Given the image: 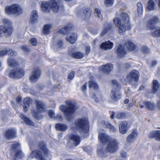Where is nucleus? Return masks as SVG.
I'll list each match as a JSON object with an SVG mask.
<instances>
[{
	"instance_id": "nucleus-16",
	"label": "nucleus",
	"mask_w": 160,
	"mask_h": 160,
	"mask_svg": "<svg viewBox=\"0 0 160 160\" xmlns=\"http://www.w3.org/2000/svg\"><path fill=\"white\" fill-rule=\"evenodd\" d=\"M130 126L128 125L127 122L125 121L121 122L119 126V132L122 134H125L127 132Z\"/></svg>"
},
{
	"instance_id": "nucleus-8",
	"label": "nucleus",
	"mask_w": 160,
	"mask_h": 160,
	"mask_svg": "<svg viewBox=\"0 0 160 160\" xmlns=\"http://www.w3.org/2000/svg\"><path fill=\"white\" fill-rule=\"evenodd\" d=\"M4 25L0 26V38L4 35L9 36L12 32L13 28L11 22L7 19H2Z\"/></svg>"
},
{
	"instance_id": "nucleus-61",
	"label": "nucleus",
	"mask_w": 160,
	"mask_h": 160,
	"mask_svg": "<svg viewBox=\"0 0 160 160\" xmlns=\"http://www.w3.org/2000/svg\"><path fill=\"white\" fill-rule=\"evenodd\" d=\"M93 98L95 101L96 102H97L99 101V100L98 98L96 97L95 96H94V97H93Z\"/></svg>"
},
{
	"instance_id": "nucleus-20",
	"label": "nucleus",
	"mask_w": 160,
	"mask_h": 160,
	"mask_svg": "<svg viewBox=\"0 0 160 160\" xmlns=\"http://www.w3.org/2000/svg\"><path fill=\"white\" fill-rule=\"evenodd\" d=\"M16 133V130L11 128L6 130L4 135L6 138L10 139L14 138L15 137Z\"/></svg>"
},
{
	"instance_id": "nucleus-18",
	"label": "nucleus",
	"mask_w": 160,
	"mask_h": 160,
	"mask_svg": "<svg viewBox=\"0 0 160 160\" xmlns=\"http://www.w3.org/2000/svg\"><path fill=\"white\" fill-rule=\"evenodd\" d=\"M77 39V34L75 33H68L66 37V39L71 44L74 43Z\"/></svg>"
},
{
	"instance_id": "nucleus-52",
	"label": "nucleus",
	"mask_w": 160,
	"mask_h": 160,
	"mask_svg": "<svg viewBox=\"0 0 160 160\" xmlns=\"http://www.w3.org/2000/svg\"><path fill=\"white\" fill-rule=\"evenodd\" d=\"M98 154L101 157H104V156L103 151L102 150H98L97 151Z\"/></svg>"
},
{
	"instance_id": "nucleus-13",
	"label": "nucleus",
	"mask_w": 160,
	"mask_h": 160,
	"mask_svg": "<svg viewBox=\"0 0 160 160\" xmlns=\"http://www.w3.org/2000/svg\"><path fill=\"white\" fill-rule=\"evenodd\" d=\"M138 72L135 70H132L127 75L126 80L130 83L132 82V80L137 82L139 77Z\"/></svg>"
},
{
	"instance_id": "nucleus-30",
	"label": "nucleus",
	"mask_w": 160,
	"mask_h": 160,
	"mask_svg": "<svg viewBox=\"0 0 160 160\" xmlns=\"http://www.w3.org/2000/svg\"><path fill=\"white\" fill-rule=\"evenodd\" d=\"M52 28L51 24H47L44 25L43 28L42 32L45 34H48L50 32V30Z\"/></svg>"
},
{
	"instance_id": "nucleus-9",
	"label": "nucleus",
	"mask_w": 160,
	"mask_h": 160,
	"mask_svg": "<svg viewBox=\"0 0 160 160\" xmlns=\"http://www.w3.org/2000/svg\"><path fill=\"white\" fill-rule=\"evenodd\" d=\"M126 49L124 50V48L121 45L117 46L115 48L116 53L120 57H122L126 53V51L128 50L132 51L135 48V45L131 42H127L125 46Z\"/></svg>"
},
{
	"instance_id": "nucleus-33",
	"label": "nucleus",
	"mask_w": 160,
	"mask_h": 160,
	"mask_svg": "<svg viewBox=\"0 0 160 160\" xmlns=\"http://www.w3.org/2000/svg\"><path fill=\"white\" fill-rule=\"evenodd\" d=\"M142 103L146 105V108L148 109L153 110L155 108V105L153 103L150 102H142Z\"/></svg>"
},
{
	"instance_id": "nucleus-27",
	"label": "nucleus",
	"mask_w": 160,
	"mask_h": 160,
	"mask_svg": "<svg viewBox=\"0 0 160 160\" xmlns=\"http://www.w3.org/2000/svg\"><path fill=\"white\" fill-rule=\"evenodd\" d=\"M69 53L72 57L78 59H81L82 58L84 55V54L80 52H72V51H69Z\"/></svg>"
},
{
	"instance_id": "nucleus-42",
	"label": "nucleus",
	"mask_w": 160,
	"mask_h": 160,
	"mask_svg": "<svg viewBox=\"0 0 160 160\" xmlns=\"http://www.w3.org/2000/svg\"><path fill=\"white\" fill-rule=\"evenodd\" d=\"M7 51H8L7 54L10 56H14L17 54L16 52L10 48L8 49Z\"/></svg>"
},
{
	"instance_id": "nucleus-54",
	"label": "nucleus",
	"mask_w": 160,
	"mask_h": 160,
	"mask_svg": "<svg viewBox=\"0 0 160 160\" xmlns=\"http://www.w3.org/2000/svg\"><path fill=\"white\" fill-rule=\"evenodd\" d=\"M87 88V84L86 83L84 84L82 87V92H84L86 91Z\"/></svg>"
},
{
	"instance_id": "nucleus-60",
	"label": "nucleus",
	"mask_w": 160,
	"mask_h": 160,
	"mask_svg": "<svg viewBox=\"0 0 160 160\" xmlns=\"http://www.w3.org/2000/svg\"><path fill=\"white\" fill-rule=\"evenodd\" d=\"M16 101L18 102H19L21 101V98L20 97H18L16 98Z\"/></svg>"
},
{
	"instance_id": "nucleus-38",
	"label": "nucleus",
	"mask_w": 160,
	"mask_h": 160,
	"mask_svg": "<svg viewBox=\"0 0 160 160\" xmlns=\"http://www.w3.org/2000/svg\"><path fill=\"white\" fill-rule=\"evenodd\" d=\"M155 6V3L152 0H150L148 3L147 8L149 10H153Z\"/></svg>"
},
{
	"instance_id": "nucleus-15",
	"label": "nucleus",
	"mask_w": 160,
	"mask_h": 160,
	"mask_svg": "<svg viewBox=\"0 0 160 160\" xmlns=\"http://www.w3.org/2000/svg\"><path fill=\"white\" fill-rule=\"evenodd\" d=\"M122 94L120 90L118 88H113L111 90L110 96L111 98L113 101H117L121 98Z\"/></svg>"
},
{
	"instance_id": "nucleus-44",
	"label": "nucleus",
	"mask_w": 160,
	"mask_h": 160,
	"mask_svg": "<svg viewBox=\"0 0 160 160\" xmlns=\"http://www.w3.org/2000/svg\"><path fill=\"white\" fill-rule=\"evenodd\" d=\"M48 114L50 118H55V114L53 110H49L48 112Z\"/></svg>"
},
{
	"instance_id": "nucleus-35",
	"label": "nucleus",
	"mask_w": 160,
	"mask_h": 160,
	"mask_svg": "<svg viewBox=\"0 0 160 160\" xmlns=\"http://www.w3.org/2000/svg\"><path fill=\"white\" fill-rule=\"evenodd\" d=\"M91 11L89 9H86L83 12V18L86 19L89 18L91 16Z\"/></svg>"
},
{
	"instance_id": "nucleus-14",
	"label": "nucleus",
	"mask_w": 160,
	"mask_h": 160,
	"mask_svg": "<svg viewBox=\"0 0 160 160\" xmlns=\"http://www.w3.org/2000/svg\"><path fill=\"white\" fill-rule=\"evenodd\" d=\"M41 75V71L38 68H35L31 72L30 77V80L32 83L37 82L40 78Z\"/></svg>"
},
{
	"instance_id": "nucleus-3",
	"label": "nucleus",
	"mask_w": 160,
	"mask_h": 160,
	"mask_svg": "<svg viewBox=\"0 0 160 160\" xmlns=\"http://www.w3.org/2000/svg\"><path fill=\"white\" fill-rule=\"evenodd\" d=\"M40 150H38L32 152L30 157L31 158L35 157L39 160H47L50 158V154L48 150L46 148V144L43 142H41L39 144Z\"/></svg>"
},
{
	"instance_id": "nucleus-26",
	"label": "nucleus",
	"mask_w": 160,
	"mask_h": 160,
	"mask_svg": "<svg viewBox=\"0 0 160 160\" xmlns=\"http://www.w3.org/2000/svg\"><path fill=\"white\" fill-rule=\"evenodd\" d=\"M19 116L21 119L26 124L31 126L34 125L33 123L22 113L19 114Z\"/></svg>"
},
{
	"instance_id": "nucleus-7",
	"label": "nucleus",
	"mask_w": 160,
	"mask_h": 160,
	"mask_svg": "<svg viewBox=\"0 0 160 160\" xmlns=\"http://www.w3.org/2000/svg\"><path fill=\"white\" fill-rule=\"evenodd\" d=\"M5 13L8 15H14L18 16L23 12L22 6L18 4H13L10 6H7L5 8Z\"/></svg>"
},
{
	"instance_id": "nucleus-37",
	"label": "nucleus",
	"mask_w": 160,
	"mask_h": 160,
	"mask_svg": "<svg viewBox=\"0 0 160 160\" xmlns=\"http://www.w3.org/2000/svg\"><path fill=\"white\" fill-rule=\"evenodd\" d=\"M137 11L138 17H140L142 12L143 8L142 4L138 2L137 4Z\"/></svg>"
},
{
	"instance_id": "nucleus-24",
	"label": "nucleus",
	"mask_w": 160,
	"mask_h": 160,
	"mask_svg": "<svg viewBox=\"0 0 160 160\" xmlns=\"http://www.w3.org/2000/svg\"><path fill=\"white\" fill-rule=\"evenodd\" d=\"M37 12L35 10H32L31 13L29 22L31 23H33L36 21L38 18Z\"/></svg>"
},
{
	"instance_id": "nucleus-1",
	"label": "nucleus",
	"mask_w": 160,
	"mask_h": 160,
	"mask_svg": "<svg viewBox=\"0 0 160 160\" xmlns=\"http://www.w3.org/2000/svg\"><path fill=\"white\" fill-rule=\"evenodd\" d=\"M113 21L114 25L118 27V32L121 35L124 34L127 30L131 28L129 18L126 13H121L118 18H115Z\"/></svg>"
},
{
	"instance_id": "nucleus-64",
	"label": "nucleus",
	"mask_w": 160,
	"mask_h": 160,
	"mask_svg": "<svg viewBox=\"0 0 160 160\" xmlns=\"http://www.w3.org/2000/svg\"><path fill=\"white\" fill-rule=\"evenodd\" d=\"M144 87L143 86H141L139 88L140 91H141L144 89Z\"/></svg>"
},
{
	"instance_id": "nucleus-36",
	"label": "nucleus",
	"mask_w": 160,
	"mask_h": 160,
	"mask_svg": "<svg viewBox=\"0 0 160 160\" xmlns=\"http://www.w3.org/2000/svg\"><path fill=\"white\" fill-rule=\"evenodd\" d=\"M8 65L11 67H14L17 64V61L12 58H9L8 61Z\"/></svg>"
},
{
	"instance_id": "nucleus-5",
	"label": "nucleus",
	"mask_w": 160,
	"mask_h": 160,
	"mask_svg": "<svg viewBox=\"0 0 160 160\" xmlns=\"http://www.w3.org/2000/svg\"><path fill=\"white\" fill-rule=\"evenodd\" d=\"M39 3L41 10L44 12H48L52 10L53 12H57L59 10L57 2L55 0H50L48 1H41Z\"/></svg>"
},
{
	"instance_id": "nucleus-51",
	"label": "nucleus",
	"mask_w": 160,
	"mask_h": 160,
	"mask_svg": "<svg viewBox=\"0 0 160 160\" xmlns=\"http://www.w3.org/2000/svg\"><path fill=\"white\" fill-rule=\"evenodd\" d=\"M20 146V144L18 143H17L12 145V148L13 149L15 150L18 148Z\"/></svg>"
},
{
	"instance_id": "nucleus-31",
	"label": "nucleus",
	"mask_w": 160,
	"mask_h": 160,
	"mask_svg": "<svg viewBox=\"0 0 160 160\" xmlns=\"http://www.w3.org/2000/svg\"><path fill=\"white\" fill-rule=\"evenodd\" d=\"M89 86L90 89H93L95 90H97L98 88V85L92 79H91L89 82Z\"/></svg>"
},
{
	"instance_id": "nucleus-53",
	"label": "nucleus",
	"mask_w": 160,
	"mask_h": 160,
	"mask_svg": "<svg viewBox=\"0 0 160 160\" xmlns=\"http://www.w3.org/2000/svg\"><path fill=\"white\" fill-rule=\"evenodd\" d=\"M91 50V48L89 46H86L85 48V52L86 53L87 55L90 52Z\"/></svg>"
},
{
	"instance_id": "nucleus-32",
	"label": "nucleus",
	"mask_w": 160,
	"mask_h": 160,
	"mask_svg": "<svg viewBox=\"0 0 160 160\" xmlns=\"http://www.w3.org/2000/svg\"><path fill=\"white\" fill-rule=\"evenodd\" d=\"M151 136L156 140L160 141V130L154 131L151 133Z\"/></svg>"
},
{
	"instance_id": "nucleus-46",
	"label": "nucleus",
	"mask_w": 160,
	"mask_h": 160,
	"mask_svg": "<svg viewBox=\"0 0 160 160\" xmlns=\"http://www.w3.org/2000/svg\"><path fill=\"white\" fill-rule=\"evenodd\" d=\"M24 155L22 152L21 150L17 151L16 153V156L19 158H22L24 156Z\"/></svg>"
},
{
	"instance_id": "nucleus-10",
	"label": "nucleus",
	"mask_w": 160,
	"mask_h": 160,
	"mask_svg": "<svg viewBox=\"0 0 160 160\" xmlns=\"http://www.w3.org/2000/svg\"><path fill=\"white\" fill-rule=\"evenodd\" d=\"M158 18L157 17H154L151 19L147 24V28L151 29V32L152 35L154 37H160V27H153L154 24L158 21Z\"/></svg>"
},
{
	"instance_id": "nucleus-48",
	"label": "nucleus",
	"mask_w": 160,
	"mask_h": 160,
	"mask_svg": "<svg viewBox=\"0 0 160 160\" xmlns=\"http://www.w3.org/2000/svg\"><path fill=\"white\" fill-rule=\"evenodd\" d=\"M8 49H5V50L0 51V56H2L7 54Z\"/></svg>"
},
{
	"instance_id": "nucleus-63",
	"label": "nucleus",
	"mask_w": 160,
	"mask_h": 160,
	"mask_svg": "<svg viewBox=\"0 0 160 160\" xmlns=\"http://www.w3.org/2000/svg\"><path fill=\"white\" fill-rule=\"evenodd\" d=\"M114 112H112V114L110 116V118L111 119H113L114 118Z\"/></svg>"
},
{
	"instance_id": "nucleus-29",
	"label": "nucleus",
	"mask_w": 160,
	"mask_h": 160,
	"mask_svg": "<svg viewBox=\"0 0 160 160\" xmlns=\"http://www.w3.org/2000/svg\"><path fill=\"white\" fill-rule=\"evenodd\" d=\"M55 128L57 130L65 131L67 129L68 126L65 124L57 123L56 124Z\"/></svg>"
},
{
	"instance_id": "nucleus-17",
	"label": "nucleus",
	"mask_w": 160,
	"mask_h": 160,
	"mask_svg": "<svg viewBox=\"0 0 160 160\" xmlns=\"http://www.w3.org/2000/svg\"><path fill=\"white\" fill-rule=\"evenodd\" d=\"M70 142L75 146L78 145L80 142V137L78 135L74 134H71L69 137Z\"/></svg>"
},
{
	"instance_id": "nucleus-56",
	"label": "nucleus",
	"mask_w": 160,
	"mask_h": 160,
	"mask_svg": "<svg viewBox=\"0 0 160 160\" xmlns=\"http://www.w3.org/2000/svg\"><path fill=\"white\" fill-rule=\"evenodd\" d=\"M121 155L122 157L124 158L126 157L127 156L126 153L124 152H122L121 153Z\"/></svg>"
},
{
	"instance_id": "nucleus-2",
	"label": "nucleus",
	"mask_w": 160,
	"mask_h": 160,
	"mask_svg": "<svg viewBox=\"0 0 160 160\" xmlns=\"http://www.w3.org/2000/svg\"><path fill=\"white\" fill-rule=\"evenodd\" d=\"M98 137L100 142L106 143L105 147L106 152L113 153L118 150L119 143L117 140L111 139L110 137L104 133H100Z\"/></svg>"
},
{
	"instance_id": "nucleus-45",
	"label": "nucleus",
	"mask_w": 160,
	"mask_h": 160,
	"mask_svg": "<svg viewBox=\"0 0 160 160\" xmlns=\"http://www.w3.org/2000/svg\"><path fill=\"white\" fill-rule=\"evenodd\" d=\"M111 84L112 85L113 87H114L113 88H116L115 87H116V88H119V85L118 84V82L117 81L115 80H112L111 82Z\"/></svg>"
},
{
	"instance_id": "nucleus-59",
	"label": "nucleus",
	"mask_w": 160,
	"mask_h": 160,
	"mask_svg": "<svg viewBox=\"0 0 160 160\" xmlns=\"http://www.w3.org/2000/svg\"><path fill=\"white\" fill-rule=\"evenodd\" d=\"M63 44V43L62 41H59L58 43L57 44V46L59 48L61 47Z\"/></svg>"
},
{
	"instance_id": "nucleus-39",
	"label": "nucleus",
	"mask_w": 160,
	"mask_h": 160,
	"mask_svg": "<svg viewBox=\"0 0 160 160\" xmlns=\"http://www.w3.org/2000/svg\"><path fill=\"white\" fill-rule=\"evenodd\" d=\"M70 29L69 27H65L59 30L58 31V33L64 35L67 33L68 32Z\"/></svg>"
},
{
	"instance_id": "nucleus-28",
	"label": "nucleus",
	"mask_w": 160,
	"mask_h": 160,
	"mask_svg": "<svg viewBox=\"0 0 160 160\" xmlns=\"http://www.w3.org/2000/svg\"><path fill=\"white\" fill-rule=\"evenodd\" d=\"M159 87V83L157 80H153L152 82V92L153 93H156Z\"/></svg>"
},
{
	"instance_id": "nucleus-19",
	"label": "nucleus",
	"mask_w": 160,
	"mask_h": 160,
	"mask_svg": "<svg viewBox=\"0 0 160 160\" xmlns=\"http://www.w3.org/2000/svg\"><path fill=\"white\" fill-rule=\"evenodd\" d=\"M138 134L136 130H134L127 137L126 141L128 143L133 142L136 139Z\"/></svg>"
},
{
	"instance_id": "nucleus-58",
	"label": "nucleus",
	"mask_w": 160,
	"mask_h": 160,
	"mask_svg": "<svg viewBox=\"0 0 160 160\" xmlns=\"http://www.w3.org/2000/svg\"><path fill=\"white\" fill-rule=\"evenodd\" d=\"M54 119H57L59 120H61L62 119V117L61 115L58 114L57 115L56 117L55 116V118Z\"/></svg>"
},
{
	"instance_id": "nucleus-12",
	"label": "nucleus",
	"mask_w": 160,
	"mask_h": 160,
	"mask_svg": "<svg viewBox=\"0 0 160 160\" xmlns=\"http://www.w3.org/2000/svg\"><path fill=\"white\" fill-rule=\"evenodd\" d=\"M24 73L23 69L18 68L12 70L9 74V76L13 78H20L24 76Z\"/></svg>"
},
{
	"instance_id": "nucleus-23",
	"label": "nucleus",
	"mask_w": 160,
	"mask_h": 160,
	"mask_svg": "<svg viewBox=\"0 0 160 160\" xmlns=\"http://www.w3.org/2000/svg\"><path fill=\"white\" fill-rule=\"evenodd\" d=\"M32 102V100L29 98H24L23 102V107L24 111L27 112Z\"/></svg>"
},
{
	"instance_id": "nucleus-22",
	"label": "nucleus",
	"mask_w": 160,
	"mask_h": 160,
	"mask_svg": "<svg viewBox=\"0 0 160 160\" xmlns=\"http://www.w3.org/2000/svg\"><path fill=\"white\" fill-rule=\"evenodd\" d=\"M112 68V65L111 64H107L102 65L99 67V69L100 71L106 73L110 72Z\"/></svg>"
},
{
	"instance_id": "nucleus-41",
	"label": "nucleus",
	"mask_w": 160,
	"mask_h": 160,
	"mask_svg": "<svg viewBox=\"0 0 160 160\" xmlns=\"http://www.w3.org/2000/svg\"><path fill=\"white\" fill-rule=\"evenodd\" d=\"M125 116L124 112H118L115 115V117L118 119H121L124 118Z\"/></svg>"
},
{
	"instance_id": "nucleus-21",
	"label": "nucleus",
	"mask_w": 160,
	"mask_h": 160,
	"mask_svg": "<svg viewBox=\"0 0 160 160\" xmlns=\"http://www.w3.org/2000/svg\"><path fill=\"white\" fill-rule=\"evenodd\" d=\"M113 46V43L109 41L102 42L100 45V48L102 49L107 50L111 49Z\"/></svg>"
},
{
	"instance_id": "nucleus-49",
	"label": "nucleus",
	"mask_w": 160,
	"mask_h": 160,
	"mask_svg": "<svg viewBox=\"0 0 160 160\" xmlns=\"http://www.w3.org/2000/svg\"><path fill=\"white\" fill-rule=\"evenodd\" d=\"M74 76V72H72L69 74L68 78L70 80H72Z\"/></svg>"
},
{
	"instance_id": "nucleus-62",
	"label": "nucleus",
	"mask_w": 160,
	"mask_h": 160,
	"mask_svg": "<svg viewBox=\"0 0 160 160\" xmlns=\"http://www.w3.org/2000/svg\"><path fill=\"white\" fill-rule=\"evenodd\" d=\"M157 64V62L156 61H153L152 62V65L153 66H154Z\"/></svg>"
},
{
	"instance_id": "nucleus-47",
	"label": "nucleus",
	"mask_w": 160,
	"mask_h": 160,
	"mask_svg": "<svg viewBox=\"0 0 160 160\" xmlns=\"http://www.w3.org/2000/svg\"><path fill=\"white\" fill-rule=\"evenodd\" d=\"M142 51L145 53H148L150 52V50L146 46H143L142 48Z\"/></svg>"
},
{
	"instance_id": "nucleus-40",
	"label": "nucleus",
	"mask_w": 160,
	"mask_h": 160,
	"mask_svg": "<svg viewBox=\"0 0 160 160\" xmlns=\"http://www.w3.org/2000/svg\"><path fill=\"white\" fill-rule=\"evenodd\" d=\"M114 0H104V4L107 7H111L114 3Z\"/></svg>"
},
{
	"instance_id": "nucleus-34",
	"label": "nucleus",
	"mask_w": 160,
	"mask_h": 160,
	"mask_svg": "<svg viewBox=\"0 0 160 160\" xmlns=\"http://www.w3.org/2000/svg\"><path fill=\"white\" fill-rule=\"evenodd\" d=\"M110 27L111 25L108 23L105 24L104 26L103 29L101 33L100 36L101 37H102L104 36L107 32L108 31L110 28Z\"/></svg>"
},
{
	"instance_id": "nucleus-25",
	"label": "nucleus",
	"mask_w": 160,
	"mask_h": 160,
	"mask_svg": "<svg viewBox=\"0 0 160 160\" xmlns=\"http://www.w3.org/2000/svg\"><path fill=\"white\" fill-rule=\"evenodd\" d=\"M102 123L104 127L109 129L110 132H114L116 131V128L109 122L103 121Z\"/></svg>"
},
{
	"instance_id": "nucleus-55",
	"label": "nucleus",
	"mask_w": 160,
	"mask_h": 160,
	"mask_svg": "<svg viewBox=\"0 0 160 160\" xmlns=\"http://www.w3.org/2000/svg\"><path fill=\"white\" fill-rule=\"evenodd\" d=\"M21 49L24 52H26L28 51V49L27 47L25 46H23L21 47Z\"/></svg>"
},
{
	"instance_id": "nucleus-6",
	"label": "nucleus",
	"mask_w": 160,
	"mask_h": 160,
	"mask_svg": "<svg viewBox=\"0 0 160 160\" xmlns=\"http://www.w3.org/2000/svg\"><path fill=\"white\" fill-rule=\"evenodd\" d=\"M72 129L74 128L78 130L80 132L87 133L89 129V124L88 119L86 118L78 119L72 125L71 127Z\"/></svg>"
},
{
	"instance_id": "nucleus-50",
	"label": "nucleus",
	"mask_w": 160,
	"mask_h": 160,
	"mask_svg": "<svg viewBox=\"0 0 160 160\" xmlns=\"http://www.w3.org/2000/svg\"><path fill=\"white\" fill-rule=\"evenodd\" d=\"M31 44L33 46L36 45L37 43V41L36 38H33L31 40Z\"/></svg>"
},
{
	"instance_id": "nucleus-4",
	"label": "nucleus",
	"mask_w": 160,
	"mask_h": 160,
	"mask_svg": "<svg viewBox=\"0 0 160 160\" xmlns=\"http://www.w3.org/2000/svg\"><path fill=\"white\" fill-rule=\"evenodd\" d=\"M66 105H61L60 106V110L64 113L66 119L68 121L72 118V115L77 109L75 103L73 101L67 100L65 102Z\"/></svg>"
},
{
	"instance_id": "nucleus-57",
	"label": "nucleus",
	"mask_w": 160,
	"mask_h": 160,
	"mask_svg": "<svg viewBox=\"0 0 160 160\" xmlns=\"http://www.w3.org/2000/svg\"><path fill=\"white\" fill-rule=\"evenodd\" d=\"M142 102H144L143 101H141V102H140V104H139V106H140V107L141 108H144V107H146V105H144V104H142Z\"/></svg>"
},
{
	"instance_id": "nucleus-11",
	"label": "nucleus",
	"mask_w": 160,
	"mask_h": 160,
	"mask_svg": "<svg viewBox=\"0 0 160 160\" xmlns=\"http://www.w3.org/2000/svg\"><path fill=\"white\" fill-rule=\"evenodd\" d=\"M37 110L36 112L34 111H32V114L33 117L37 119H39L40 118L38 117L39 113L43 112L44 111L45 105L41 101H36V102Z\"/></svg>"
},
{
	"instance_id": "nucleus-43",
	"label": "nucleus",
	"mask_w": 160,
	"mask_h": 160,
	"mask_svg": "<svg viewBox=\"0 0 160 160\" xmlns=\"http://www.w3.org/2000/svg\"><path fill=\"white\" fill-rule=\"evenodd\" d=\"M95 13L96 14L97 16L99 18H101L102 17V15L101 14L100 10L98 8L95 9Z\"/></svg>"
}]
</instances>
